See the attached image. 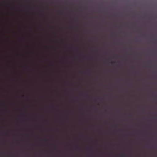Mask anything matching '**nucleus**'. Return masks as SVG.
<instances>
[{
  "label": "nucleus",
  "mask_w": 157,
  "mask_h": 157,
  "mask_svg": "<svg viewBox=\"0 0 157 157\" xmlns=\"http://www.w3.org/2000/svg\"><path fill=\"white\" fill-rule=\"evenodd\" d=\"M121 156H122L124 157V156H125V154H122Z\"/></svg>",
  "instance_id": "obj_1"
}]
</instances>
